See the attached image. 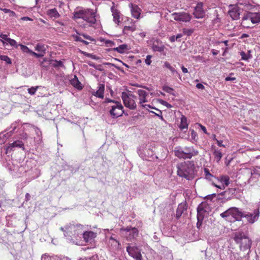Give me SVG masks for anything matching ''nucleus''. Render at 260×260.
<instances>
[{
    "instance_id": "nucleus-59",
    "label": "nucleus",
    "mask_w": 260,
    "mask_h": 260,
    "mask_svg": "<svg viewBox=\"0 0 260 260\" xmlns=\"http://www.w3.org/2000/svg\"><path fill=\"white\" fill-rule=\"evenodd\" d=\"M200 126L204 133H205L206 134H207V135L209 134V133H207L206 128L204 126L202 125V124H200Z\"/></svg>"
},
{
    "instance_id": "nucleus-37",
    "label": "nucleus",
    "mask_w": 260,
    "mask_h": 260,
    "mask_svg": "<svg viewBox=\"0 0 260 260\" xmlns=\"http://www.w3.org/2000/svg\"><path fill=\"white\" fill-rule=\"evenodd\" d=\"M240 53L241 56V59L243 60H248L249 59L252 57L251 54H247L244 51H241Z\"/></svg>"
},
{
    "instance_id": "nucleus-32",
    "label": "nucleus",
    "mask_w": 260,
    "mask_h": 260,
    "mask_svg": "<svg viewBox=\"0 0 260 260\" xmlns=\"http://www.w3.org/2000/svg\"><path fill=\"white\" fill-rule=\"evenodd\" d=\"M6 167L8 168L10 171L18 172L19 171L20 168L18 169V166H16L12 164V162H9L6 165Z\"/></svg>"
},
{
    "instance_id": "nucleus-60",
    "label": "nucleus",
    "mask_w": 260,
    "mask_h": 260,
    "mask_svg": "<svg viewBox=\"0 0 260 260\" xmlns=\"http://www.w3.org/2000/svg\"><path fill=\"white\" fill-rule=\"evenodd\" d=\"M217 142V143L218 144V145L219 146V147H225V145L222 144V141H219V140H217L216 141Z\"/></svg>"
},
{
    "instance_id": "nucleus-12",
    "label": "nucleus",
    "mask_w": 260,
    "mask_h": 260,
    "mask_svg": "<svg viewBox=\"0 0 260 260\" xmlns=\"http://www.w3.org/2000/svg\"><path fill=\"white\" fill-rule=\"evenodd\" d=\"M172 16L175 20L182 22H189L192 18L191 15L184 12L179 13L175 12L172 14Z\"/></svg>"
},
{
    "instance_id": "nucleus-42",
    "label": "nucleus",
    "mask_w": 260,
    "mask_h": 260,
    "mask_svg": "<svg viewBox=\"0 0 260 260\" xmlns=\"http://www.w3.org/2000/svg\"><path fill=\"white\" fill-rule=\"evenodd\" d=\"M182 31H183V34L184 35L190 36L193 32V29H188V28H183L182 30Z\"/></svg>"
},
{
    "instance_id": "nucleus-51",
    "label": "nucleus",
    "mask_w": 260,
    "mask_h": 260,
    "mask_svg": "<svg viewBox=\"0 0 260 260\" xmlns=\"http://www.w3.org/2000/svg\"><path fill=\"white\" fill-rule=\"evenodd\" d=\"M173 74H176L178 76H180L179 73L172 67L169 70Z\"/></svg>"
},
{
    "instance_id": "nucleus-53",
    "label": "nucleus",
    "mask_w": 260,
    "mask_h": 260,
    "mask_svg": "<svg viewBox=\"0 0 260 260\" xmlns=\"http://www.w3.org/2000/svg\"><path fill=\"white\" fill-rule=\"evenodd\" d=\"M73 37H74V39H75V41H79V42H81L82 41V39L78 36H76V35H73Z\"/></svg>"
},
{
    "instance_id": "nucleus-41",
    "label": "nucleus",
    "mask_w": 260,
    "mask_h": 260,
    "mask_svg": "<svg viewBox=\"0 0 260 260\" xmlns=\"http://www.w3.org/2000/svg\"><path fill=\"white\" fill-rule=\"evenodd\" d=\"M204 173L205 174V177L207 179L211 180L212 178H213L214 176L212 175L209 172V170L207 169H204Z\"/></svg>"
},
{
    "instance_id": "nucleus-31",
    "label": "nucleus",
    "mask_w": 260,
    "mask_h": 260,
    "mask_svg": "<svg viewBox=\"0 0 260 260\" xmlns=\"http://www.w3.org/2000/svg\"><path fill=\"white\" fill-rule=\"evenodd\" d=\"M41 260H68L66 257H59L57 256L50 257L49 255L44 254L42 256Z\"/></svg>"
},
{
    "instance_id": "nucleus-57",
    "label": "nucleus",
    "mask_w": 260,
    "mask_h": 260,
    "mask_svg": "<svg viewBox=\"0 0 260 260\" xmlns=\"http://www.w3.org/2000/svg\"><path fill=\"white\" fill-rule=\"evenodd\" d=\"M236 80V78L235 77H230V76H228V77H226L225 78V80L226 81H235Z\"/></svg>"
},
{
    "instance_id": "nucleus-3",
    "label": "nucleus",
    "mask_w": 260,
    "mask_h": 260,
    "mask_svg": "<svg viewBox=\"0 0 260 260\" xmlns=\"http://www.w3.org/2000/svg\"><path fill=\"white\" fill-rule=\"evenodd\" d=\"M95 17V13L92 9H81L75 11L73 18L74 19L81 18L88 23L89 26H92L96 22Z\"/></svg>"
},
{
    "instance_id": "nucleus-8",
    "label": "nucleus",
    "mask_w": 260,
    "mask_h": 260,
    "mask_svg": "<svg viewBox=\"0 0 260 260\" xmlns=\"http://www.w3.org/2000/svg\"><path fill=\"white\" fill-rule=\"evenodd\" d=\"M121 98L124 106L131 110H135L137 108V104L135 100L137 96L133 94L132 91L122 92L121 93Z\"/></svg>"
},
{
    "instance_id": "nucleus-10",
    "label": "nucleus",
    "mask_w": 260,
    "mask_h": 260,
    "mask_svg": "<svg viewBox=\"0 0 260 260\" xmlns=\"http://www.w3.org/2000/svg\"><path fill=\"white\" fill-rule=\"evenodd\" d=\"M120 232L124 234L127 241H132L138 236L139 231L136 228L126 227L121 228Z\"/></svg>"
},
{
    "instance_id": "nucleus-28",
    "label": "nucleus",
    "mask_w": 260,
    "mask_h": 260,
    "mask_svg": "<svg viewBox=\"0 0 260 260\" xmlns=\"http://www.w3.org/2000/svg\"><path fill=\"white\" fill-rule=\"evenodd\" d=\"M70 83L76 88L79 90L82 89L81 83L79 81L76 76H74V77L70 80Z\"/></svg>"
},
{
    "instance_id": "nucleus-55",
    "label": "nucleus",
    "mask_w": 260,
    "mask_h": 260,
    "mask_svg": "<svg viewBox=\"0 0 260 260\" xmlns=\"http://www.w3.org/2000/svg\"><path fill=\"white\" fill-rule=\"evenodd\" d=\"M196 87L198 89H201V90H203L205 88L204 86L202 83H198L196 85Z\"/></svg>"
},
{
    "instance_id": "nucleus-20",
    "label": "nucleus",
    "mask_w": 260,
    "mask_h": 260,
    "mask_svg": "<svg viewBox=\"0 0 260 260\" xmlns=\"http://www.w3.org/2000/svg\"><path fill=\"white\" fill-rule=\"evenodd\" d=\"M15 148H22L23 150L24 149V144L21 141L16 140L9 145L6 148V153H9L12 151H14Z\"/></svg>"
},
{
    "instance_id": "nucleus-56",
    "label": "nucleus",
    "mask_w": 260,
    "mask_h": 260,
    "mask_svg": "<svg viewBox=\"0 0 260 260\" xmlns=\"http://www.w3.org/2000/svg\"><path fill=\"white\" fill-rule=\"evenodd\" d=\"M116 102L117 101H115L114 100H111V99H108V98H106L105 100V103H113L114 104H115V102Z\"/></svg>"
},
{
    "instance_id": "nucleus-27",
    "label": "nucleus",
    "mask_w": 260,
    "mask_h": 260,
    "mask_svg": "<svg viewBox=\"0 0 260 260\" xmlns=\"http://www.w3.org/2000/svg\"><path fill=\"white\" fill-rule=\"evenodd\" d=\"M186 210V208L184 204H179L176 210V218L178 219L181 217L183 212Z\"/></svg>"
},
{
    "instance_id": "nucleus-25",
    "label": "nucleus",
    "mask_w": 260,
    "mask_h": 260,
    "mask_svg": "<svg viewBox=\"0 0 260 260\" xmlns=\"http://www.w3.org/2000/svg\"><path fill=\"white\" fill-rule=\"evenodd\" d=\"M113 6L111 8V11L112 13V16L113 17V21L116 24H118L120 21V12L115 8L114 3H113Z\"/></svg>"
},
{
    "instance_id": "nucleus-64",
    "label": "nucleus",
    "mask_w": 260,
    "mask_h": 260,
    "mask_svg": "<svg viewBox=\"0 0 260 260\" xmlns=\"http://www.w3.org/2000/svg\"><path fill=\"white\" fill-rule=\"evenodd\" d=\"M169 40L171 42H174L175 41H176L175 39V36H172L170 37L169 38Z\"/></svg>"
},
{
    "instance_id": "nucleus-40",
    "label": "nucleus",
    "mask_w": 260,
    "mask_h": 260,
    "mask_svg": "<svg viewBox=\"0 0 260 260\" xmlns=\"http://www.w3.org/2000/svg\"><path fill=\"white\" fill-rule=\"evenodd\" d=\"M35 50L38 52H45L46 47L44 45L39 44L35 47Z\"/></svg>"
},
{
    "instance_id": "nucleus-19",
    "label": "nucleus",
    "mask_w": 260,
    "mask_h": 260,
    "mask_svg": "<svg viewBox=\"0 0 260 260\" xmlns=\"http://www.w3.org/2000/svg\"><path fill=\"white\" fill-rule=\"evenodd\" d=\"M126 250L129 255L137 260H141L142 255L137 248L131 246H127Z\"/></svg>"
},
{
    "instance_id": "nucleus-46",
    "label": "nucleus",
    "mask_w": 260,
    "mask_h": 260,
    "mask_svg": "<svg viewBox=\"0 0 260 260\" xmlns=\"http://www.w3.org/2000/svg\"><path fill=\"white\" fill-rule=\"evenodd\" d=\"M260 167H256V168H254L251 172V176L256 175L257 176L260 175Z\"/></svg>"
},
{
    "instance_id": "nucleus-63",
    "label": "nucleus",
    "mask_w": 260,
    "mask_h": 260,
    "mask_svg": "<svg viewBox=\"0 0 260 260\" xmlns=\"http://www.w3.org/2000/svg\"><path fill=\"white\" fill-rule=\"evenodd\" d=\"M181 68L183 73H188V70L187 68H185L183 66H182Z\"/></svg>"
},
{
    "instance_id": "nucleus-39",
    "label": "nucleus",
    "mask_w": 260,
    "mask_h": 260,
    "mask_svg": "<svg viewBox=\"0 0 260 260\" xmlns=\"http://www.w3.org/2000/svg\"><path fill=\"white\" fill-rule=\"evenodd\" d=\"M152 49L154 51L161 52L164 50V46L163 45L159 46L156 44H153Z\"/></svg>"
},
{
    "instance_id": "nucleus-50",
    "label": "nucleus",
    "mask_w": 260,
    "mask_h": 260,
    "mask_svg": "<svg viewBox=\"0 0 260 260\" xmlns=\"http://www.w3.org/2000/svg\"><path fill=\"white\" fill-rule=\"evenodd\" d=\"M151 56L150 55H147L146 57V58L145 59V63L147 65H150L151 63Z\"/></svg>"
},
{
    "instance_id": "nucleus-18",
    "label": "nucleus",
    "mask_w": 260,
    "mask_h": 260,
    "mask_svg": "<svg viewBox=\"0 0 260 260\" xmlns=\"http://www.w3.org/2000/svg\"><path fill=\"white\" fill-rule=\"evenodd\" d=\"M85 242L92 243L96 237V233L92 231H86L84 229L82 235Z\"/></svg>"
},
{
    "instance_id": "nucleus-45",
    "label": "nucleus",
    "mask_w": 260,
    "mask_h": 260,
    "mask_svg": "<svg viewBox=\"0 0 260 260\" xmlns=\"http://www.w3.org/2000/svg\"><path fill=\"white\" fill-rule=\"evenodd\" d=\"M155 110H156L157 111V113H155L153 111H150V112L154 114L156 116L159 117L161 120H164V118L162 116V112L160 110H159L157 108H155Z\"/></svg>"
},
{
    "instance_id": "nucleus-7",
    "label": "nucleus",
    "mask_w": 260,
    "mask_h": 260,
    "mask_svg": "<svg viewBox=\"0 0 260 260\" xmlns=\"http://www.w3.org/2000/svg\"><path fill=\"white\" fill-rule=\"evenodd\" d=\"M209 207L207 204L202 203L197 208V226L198 229L202 225L204 219L208 217L209 213L208 211Z\"/></svg>"
},
{
    "instance_id": "nucleus-34",
    "label": "nucleus",
    "mask_w": 260,
    "mask_h": 260,
    "mask_svg": "<svg viewBox=\"0 0 260 260\" xmlns=\"http://www.w3.org/2000/svg\"><path fill=\"white\" fill-rule=\"evenodd\" d=\"M50 63L51 66L54 68L64 67L63 62L60 60H52Z\"/></svg>"
},
{
    "instance_id": "nucleus-54",
    "label": "nucleus",
    "mask_w": 260,
    "mask_h": 260,
    "mask_svg": "<svg viewBox=\"0 0 260 260\" xmlns=\"http://www.w3.org/2000/svg\"><path fill=\"white\" fill-rule=\"evenodd\" d=\"M31 54H32V55L36 56L37 58L41 57L43 56V55H44L43 54H38V53H36L35 52H33V51H32V53H31Z\"/></svg>"
},
{
    "instance_id": "nucleus-35",
    "label": "nucleus",
    "mask_w": 260,
    "mask_h": 260,
    "mask_svg": "<svg viewBox=\"0 0 260 260\" xmlns=\"http://www.w3.org/2000/svg\"><path fill=\"white\" fill-rule=\"evenodd\" d=\"M190 131H191L190 134H191V142L192 143H195L197 142V141H198L197 133L193 129H192Z\"/></svg>"
},
{
    "instance_id": "nucleus-48",
    "label": "nucleus",
    "mask_w": 260,
    "mask_h": 260,
    "mask_svg": "<svg viewBox=\"0 0 260 260\" xmlns=\"http://www.w3.org/2000/svg\"><path fill=\"white\" fill-rule=\"evenodd\" d=\"M77 34L80 36H82L85 39L88 40L89 41H93L94 40L89 35L84 34H80L76 31Z\"/></svg>"
},
{
    "instance_id": "nucleus-14",
    "label": "nucleus",
    "mask_w": 260,
    "mask_h": 260,
    "mask_svg": "<svg viewBox=\"0 0 260 260\" xmlns=\"http://www.w3.org/2000/svg\"><path fill=\"white\" fill-rule=\"evenodd\" d=\"M138 153L139 155L143 159L145 160L149 159L153 155V151L151 149L142 146L138 149Z\"/></svg>"
},
{
    "instance_id": "nucleus-5",
    "label": "nucleus",
    "mask_w": 260,
    "mask_h": 260,
    "mask_svg": "<svg viewBox=\"0 0 260 260\" xmlns=\"http://www.w3.org/2000/svg\"><path fill=\"white\" fill-rule=\"evenodd\" d=\"M244 212H242L238 208H230L220 214V216L226 220L232 222L235 221H240L242 217H243Z\"/></svg>"
},
{
    "instance_id": "nucleus-52",
    "label": "nucleus",
    "mask_w": 260,
    "mask_h": 260,
    "mask_svg": "<svg viewBox=\"0 0 260 260\" xmlns=\"http://www.w3.org/2000/svg\"><path fill=\"white\" fill-rule=\"evenodd\" d=\"M183 36V34H178L176 36H175V39L176 41L180 42V38Z\"/></svg>"
},
{
    "instance_id": "nucleus-33",
    "label": "nucleus",
    "mask_w": 260,
    "mask_h": 260,
    "mask_svg": "<svg viewBox=\"0 0 260 260\" xmlns=\"http://www.w3.org/2000/svg\"><path fill=\"white\" fill-rule=\"evenodd\" d=\"M213 155L214 156L215 159L217 162L219 161L223 156L221 150L217 149L214 150Z\"/></svg>"
},
{
    "instance_id": "nucleus-47",
    "label": "nucleus",
    "mask_w": 260,
    "mask_h": 260,
    "mask_svg": "<svg viewBox=\"0 0 260 260\" xmlns=\"http://www.w3.org/2000/svg\"><path fill=\"white\" fill-rule=\"evenodd\" d=\"M38 88V86L31 87L28 89V92L31 95H34L36 93Z\"/></svg>"
},
{
    "instance_id": "nucleus-11",
    "label": "nucleus",
    "mask_w": 260,
    "mask_h": 260,
    "mask_svg": "<svg viewBox=\"0 0 260 260\" xmlns=\"http://www.w3.org/2000/svg\"><path fill=\"white\" fill-rule=\"evenodd\" d=\"M123 108L121 104L119 102H116L115 104L111 106V108L109 110V114L113 118L121 116L123 113Z\"/></svg>"
},
{
    "instance_id": "nucleus-1",
    "label": "nucleus",
    "mask_w": 260,
    "mask_h": 260,
    "mask_svg": "<svg viewBox=\"0 0 260 260\" xmlns=\"http://www.w3.org/2000/svg\"><path fill=\"white\" fill-rule=\"evenodd\" d=\"M234 240L239 244L241 251L247 252V258H250L252 256H255L256 260H260L259 255H257L255 251L252 252L250 248L252 241L248 237L247 234L242 231H237L234 233Z\"/></svg>"
},
{
    "instance_id": "nucleus-26",
    "label": "nucleus",
    "mask_w": 260,
    "mask_h": 260,
    "mask_svg": "<svg viewBox=\"0 0 260 260\" xmlns=\"http://www.w3.org/2000/svg\"><path fill=\"white\" fill-rule=\"evenodd\" d=\"M47 14L49 17L53 19L57 18L60 16L56 8L48 10L47 11Z\"/></svg>"
},
{
    "instance_id": "nucleus-22",
    "label": "nucleus",
    "mask_w": 260,
    "mask_h": 260,
    "mask_svg": "<svg viewBox=\"0 0 260 260\" xmlns=\"http://www.w3.org/2000/svg\"><path fill=\"white\" fill-rule=\"evenodd\" d=\"M137 93L139 95V104L142 105L144 103L148 102L147 96L148 93L142 89H139L137 91Z\"/></svg>"
},
{
    "instance_id": "nucleus-58",
    "label": "nucleus",
    "mask_w": 260,
    "mask_h": 260,
    "mask_svg": "<svg viewBox=\"0 0 260 260\" xmlns=\"http://www.w3.org/2000/svg\"><path fill=\"white\" fill-rule=\"evenodd\" d=\"M0 38H1L2 40H4V41H6V40H7V39L8 37V36H7V35H6V34H1L0 35Z\"/></svg>"
},
{
    "instance_id": "nucleus-17",
    "label": "nucleus",
    "mask_w": 260,
    "mask_h": 260,
    "mask_svg": "<svg viewBox=\"0 0 260 260\" xmlns=\"http://www.w3.org/2000/svg\"><path fill=\"white\" fill-rule=\"evenodd\" d=\"M203 4L202 2L198 3L195 7L193 15L197 19L202 18L205 15V13L203 9Z\"/></svg>"
},
{
    "instance_id": "nucleus-21",
    "label": "nucleus",
    "mask_w": 260,
    "mask_h": 260,
    "mask_svg": "<svg viewBox=\"0 0 260 260\" xmlns=\"http://www.w3.org/2000/svg\"><path fill=\"white\" fill-rule=\"evenodd\" d=\"M129 7L131 8L132 16L136 19H139L141 15V10L137 5H134L132 3L129 4Z\"/></svg>"
},
{
    "instance_id": "nucleus-16",
    "label": "nucleus",
    "mask_w": 260,
    "mask_h": 260,
    "mask_svg": "<svg viewBox=\"0 0 260 260\" xmlns=\"http://www.w3.org/2000/svg\"><path fill=\"white\" fill-rule=\"evenodd\" d=\"M218 182L220 183V185H218L215 182H213V185L221 189H224L226 186L230 184V178L228 176H222L218 179Z\"/></svg>"
},
{
    "instance_id": "nucleus-43",
    "label": "nucleus",
    "mask_w": 260,
    "mask_h": 260,
    "mask_svg": "<svg viewBox=\"0 0 260 260\" xmlns=\"http://www.w3.org/2000/svg\"><path fill=\"white\" fill-rule=\"evenodd\" d=\"M21 48V50L23 52L31 54L32 50H30L27 46L23 45H19Z\"/></svg>"
},
{
    "instance_id": "nucleus-38",
    "label": "nucleus",
    "mask_w": 260,
    "mask_h": 260,
    "mask_svg": "<svg viewBox=\"0 0 260 260\" xmlns=\"http://www.w3.org/2000/svg\"><path fill=\"white\" fill-rule=\"evenodd\" d=\"M3 43L6 44L7 45L10 44L11 46H15L17 44V42L15 40L9 38H8L5 42H3Z\"/></svg>"
},
{
    "instance_id": "nucleus-49",
    "label": "nucleus",
    "mask_w": 260,
    "mask_h": 260,
    "mask_svg": "<svg viewBox=\"0 0 260 260\" xmlns=\"http://www.w3.org/2000/svg\"><path fill=\"white\" fill-rule=\"evenodd\" d=\"M35 131L36 134L37 135V136L39 137V138H40L42 136V132L40 130V129H39L37 127H36V128H35ZM39 139H40V138H39Z\"/></svg>"
},
{
    "instance_id": "nucleus-29",
    "label": "nucleus",
    "mask_w": 260,
    "mask_h": 260,
    "mask_svg": "<svg viewBox=\"0 0 260 260\" xmlns=\"http://www.w3.org/2000/svg\"><path fill=\"white\" fill-rule=\"evenodd\" d=\"M188 125V124L187 121L186 117L184 115H182L181 118L180 124L179 125V128L181 130H183L184 129H187Z\"/></svg>"
},
{
    "instance_id": "nucleus-4",
    "label": "nucleus",
    "mask_w": 260,
    "mask_h": 260,
    "mask_svg": "<svg viewBox=\"0 0 260 260\" xmlns=\"http://www.w3.org/2000/svg\"><path fill=\"white\" fill-rule=\"evenodd\" d=\"M177 175L187 180H190L193 177L194 167L190 162H183L177 166Z\"/></svg>"
},
{
    "instance_id": "nucleus-6",
    "label": "nucleus",
    "mask_w": 260,
    "mask_h": 260,
    "mask_svg": "<svg viewBox=\"0 0 260 260\" xmlns=\"http://www.w3.org/2000/svg\"><path fill=\"white\" fill-rule=\"evenodd\" d=\"M174 153L176 156L180 158L190 159L193 156L198 155L199 151L195 149L193 147H185L183 148L181 147L176 148L174 150Z\"/></svg>"
},
{
    "instance_id": "nucleus-61",
    "label": "nucleus",
    "mask_w": 260,
    "mask_h": 260,
    "mask_svg": "<svg viewBox=\"0 0 260 260\" xmlns=\"http://www.w3.org/2000/svg\"><path fill=\"white\" fill-rule=\"evenodd\" d=\"M88 65L90 67H93V68H95V69L96 68L95 63L94 62H93L88 61Z\"/></svg>"
},
{
    "instance_id": "nucleus-62",
    "label": "nucleus",
    "mask_w": 260,
    "mask_h": 260,
    "mask_svg": "<svg viewBox=\"0 0 260 260\" xmlns=\"http://www.w3.org/2000/svg\"><path fill=\"white\" fill-rule=\"evenodd\" d=\"M30 199V196L28 193H26L25 196V200L28 201Z\"/></svg>"
},
{
    "instance_id": "nucleus-13",
    "label": "nucleus",
    "mask_w": 260,
    "mask_h": 260,
    "mask_svg": "<svg viewBox=\"0 0 260 260\" xmlns=\"http://www.w3.org/2000/svg\"><path fill=\"white\" fill-rule=\"evenodd\" d=\"M259 213V210L258 208L255 209L253 213L244 212L243 217H245L249 223L253 224L258 219Z\"/></svg>"
},
{
    "instance_id": "nucleus-2",
    "label": "nucleus",
    "mask_w": 260,
    "mask_h": 260,
    "mask_svg": "<svg viewBox=\"0 0 260 260\" xmlns=\"http://www.w3.org/2000/svg\"><path fill=\"white\" fill-rule=\"evenodd\" d=\"M83 225L80 224H69L64 228H60V230L64 232V237L69 240H73L74 238L77 239L81 238L84 231Z\"/></svg>"
},
{
    "instance_id": "nucleus-44",
    "label": "nucleus",
    "mask_w": 260,
    "mask_h": 260,
    "mask_svg": "<svg viewBox=\"0 0 260 260\" xmlns=\"http://www.w3.org/2000/svg\"><path fill=\"white\" fill-rule=\"evenodd\" d=\"M0 59L6 62L8 64H11L12 63L11 59L8 56H6V55H1L0 56Z\"/></svg>"
},
{
    "instance_id": "nucleus-15",
    "label": "nucleus",
    "mask_w": 260,
    "mask_h": 260,
    "mask_svg": "<svg viewBox=\"0 0 260 260\" xmlns=\"http://www.w3.org/2000/svg\"><path fill=\"white\" fill-rule=\"evenodd\" d=\"M17 125V122L13 123L8 130V132L6 133V132H4L0 134V143H4L5 141L9 139L13 135Z\"/></svg>"
},
{
    "instance_id": "nucleus-9",
    "label": "nucleus",
    "mask_w": 260,
    "mask_h": 260,
    "mask_svg": "<svg viewBox=\"0 0 260 260\" xmlns=\"http://www.w3.org/2000/svg\"><path fill=\"white\" fill-rule=\"evenodd\" d=\"M250 20L252 24H255L260 22V13L259 12H247L245 14L242 18V24L245 27H250V26L247 25L246 21Z\"/></svg>"
},
{
    "instance_id": "nucleus-36",
    "label": "nucleus",
    "mask_w": 260,
    "mask_h": 260,
    "mask_svg": "<svg viewBox=\"0 0 260 260\" xmlns=\"http://www.w3.org/2000/svg\"><path fill=\"white\" fill-rule=\"evenodd\" d=\"M162 90L164 91H165L170 94H172L173 95H175L174 89L170 87H169L168 86H164L162 87Z\"/></svg>"
},
{
    "instance_id": "nucleus-24",
    "label": "nucleus",
    "mask_w": 260,
    "mask_h": 260,
    "mask_svg": "<svg viewBox=\"0 0 260 260\" xmlns=\"http://www.w3.org/2000/svg\"><path fill=\"white\" fill-rule=\"evenodd\" d=\"M229 14L233 20H237L239 18L240 13L238 8L236 6H232V8L229 11Z\"/></svg>"
},
{
    "instance_id": "nucleus-23",
    "label": "nucleus",
    "mask_w": 260,
    "mask_h": 260,
    "mask_svg": "<svg viewBox=\"0 0 260 260\" xmlns=\"http://www.w3.org/2000/svg\"><path fill=\"white\" fill-rule=\"evenodd\" d=\"M105 91V85L104 84H99L98 86V90L92 92V94L98 98L103 99Z\"/></svg>"
},
{
    "instance_id": "nucleus-30",
    "label": "nucleus",
    "mask_w": 260,
    "mask_h": 260,
    "mask_svg": "<svg viewBox=\"0 0 260 260\" xmlns=\"http://www.w3.org/2000/svg\"><path fill=\"white\" fill-rule=\"evenodd\" d=\"M128 49V46L126 44H122L116 48H114L113 50L116 51L118 53H123L125 51Z\"/></svg>"
}]
</instances>
